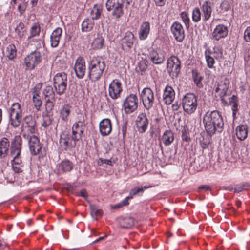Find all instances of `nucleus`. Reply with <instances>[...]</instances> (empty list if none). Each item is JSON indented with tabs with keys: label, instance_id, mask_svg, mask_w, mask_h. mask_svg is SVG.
Listing matches in <instances>:
<instances>
[{
	"label": "nucleus",
	"instance_id": "nucleus-1",
	"mask_svg": "<svg viewBox=\"0 0 250 250\" xmlns=\"http://www.w3.org/2000/svg\"><path fill=\"white\" fill-rule=\"evenodd\" d=\"M203 122L206 131L210 136L216 132L220 133L223 129V117L217 110L207 112L203 116Z\"/></svg>",
	"mask_w": 250,
	"mask_h": 250
},
{
	"label": "nucleus",
	"instance_id": "nucleus-2",
	"mask_svg": "<svg viewBox=\"0 0 250 250\" xmlns=\"http://www.w3.org/2000/svg\"><path fill=\"white\" fill-rule=\"evenodd\" d=\"M105 63L101 57H93L88 63V74L92 82L99 80L105 68Z\"/></svg>",
	"mask_w": 250,
	"mask_h": 250
},
{
	"label": "nucleus",
	"instance_id": "nucleus-3",
	"mask_svg": "<svg viewBox=\"0 0 250 250\" xmlns=\"http://www.w3.org/2000/svg\"><path fill=\"white\" fill-rule=\"evenodd\" d=\"M22 145V139L20 136L14 137L11 142L9 156L12 158L11 164L23 165L21 159V153Z\"/></svg>",
	"mask_w": 250,
	"mask_h": 250
},
{
	"label": "nucleus",
	"instance_id": "nucleus-4",
	"mask_svg": "<svg viewBox=\"0 0 250 250\" xmlns=\"http://www.w3.org/2000/svg\"><path fill=\"white\" fill-rule=\"evenodd\" d=\"M182 105L185 113L189 115L193 114L198 105L197 96L191 93L186 94L182 98Z\"/></svg>",
	"mask_w": 250,
	"mask_h": 250
},
{
	"label": "nucleus",
	"instance_id": "nucleus-5",
	"mask_svg": "<svg viewBox=\"0 0 250 250\" xmlns=\"http://www.w3.org/2000/svg\"><path fill=\"white\" fill-rule=\"evenodd\" d=\"M131 1L132 0H117L116 3L114 0H108L106 3V7L109 11L113 10V15L116 18H119L123 14V4L125 3V8H127Z\"/></svg>",
	"mask_w": 250,
	"mask_h": 250
},
{
	"label": "nucleus",
	"instance_id": "nucleus-6",
	"mask_svg": "<svg viewBox=\"0 0 250 250\" xmlns=\"http://www.w3.org/2000/svg\"><path fill=\"white\" fill-rule=\"evenodd\" d=\"M53 85L57 93L61 95L64 93L67 86V76L65 73H58L53 78Z\"/></svg>",
	"mask_w": 250,
	"mask_h": 250
},
{
	"label": "nucleus",
	"instance_id": "nucleus-7",
	"mask_svg": "<svg viewBox=\"0 0 250 250\" xmlns=\"http://www.w3.org/2000/svg\"><path fill=\"white\" fill-rule=\"evenodd\" d=\"M167 70L172 79L178 77L181 70V62L177 56L173 55L168 58Z\"/></svg>",
	"mask_w": 250,
	"mask_h": 250
},
{
	"label": "nucleus",
	"instance_id": "nucleus-8",
	"mask_svg": "<svg viewBox=\"0 0 250 250\" xmlns=\"http://www.w3.org/2000/svg\"><path fill=\"white\" fill-rule=\"evenodd\" d=\"M123 107L126 114H131L138 107V98L134 94H130L125 99Z\"/></svg>",
	"mask_w": 250,
	"mask_h": 250
},
{
	"label": "nucleus",
	"instance_id": "nucleus-9",
	"mask_svg": "<svg viewBox=\"0 0 250 250\" xmlns=\"http://www.w3.org/2000/svg\"><path fill=\"white\" fill-rule=\"evenodd\" d=\"M41 62V55L39 51L32 52L24 59L26 70H33Z\"/></svg>",
	"mask_w": 250,
	"mask_h": 250
},
{
	"label": "nucleus",
	"instance_id": "nucleus-10",
	"mask_svg": "<svg viewBox=\"0 0 250 250\" xmlns=\"http://www.w3.org/2000/svg\"><path fill=\"white\" fill-rule=\"evenodd\" d=\"M141 97L146 109L149 110L152 107L154 97L153 92L150 88H144L141 93Z\"/></svg>",
	"mask_w": 250,
	"mask_h": 250
},
{
	"label": "nucleus",
	"instance_id": "nucleus-11",
	"mask_svg": "<svg viewBox=\"0 0 250 250\" xmlns=\"http://www.w3.org/2000/svg\"><path fill=\"white\" fill-rule=\"evenodd\" d=\"M122 91V83L118 79L113 80L109 85L108 94L110 97L113 100L119 98Z\"/></svg>",
	"mask_w": 250,
	"mask_h": 250
},
{
	"label": "nucleus",
	"instance_id": "nucleus-12",
	"mask_svg": "<svg viewBox=\"0 0 250 250\" xmlns=\"http://www.w3.org/2000/svg\"><path fill=\"white\" fill-rule=\"evenodd\" d=\"M148 57L154 64H161L165 61V52L161 48H156L149 52Z\"/></svg>",
	"mask_w": 250,
	"mask_h": 250
},
{
	"label": "nucleus",
	"instance_id": "nucleus-13",
	"mask_svg": "<svg viewBox=\"0 0 250 250\" xmlns=\"http://www.w3.org/2000/svg\"><path fill=\"white\" fill-rule=\"evenodd\" d=\"M85 128L83 121H79L74 123L72 127V140L75 142L81 139Z\"/></svg>",
	"mask_w": 250,
	"mask_h": 250
},
{
	"label": "nucleus",
	"instance_id": "nucleus-14",
	"mask_svg": "<svg viewBox=\"0 0 250 250\" xmlns=\"http://www.w3.org/2000/svg\"><path fill=\"white\" fill-rule=\"evenodd\" d=\"M74 70L78 78L82 79L84 77L86 71V66L85 60L83 57L80 56L76 59Z\"/></svg>",
	"mask_w": 250,
	"mask_h": 250
},
{
	"label": "nucleus",
	"instance_id": "nucleus-15",
	"mask_svg": "<svg viewBox=\"0 0 250 250\" xmlns=\"http://www.w3.org/2000/svg\"><path fill=\"white\" fill-rule=\"evenodd\" d=\"M229 84V80L225 78L218 82L214 86V90L218 93L222 101H224V97L227 94Z\"/></svg>",
	"mask_w": 250,
	"mask_h": 250
},
{
	"label": "nucleus",
	"instance_id": "nucleus-16",
	"mask_svg": "<svg viewBox=\"0 0 250 250\" xmlns=\"http://www.w3.org/2000/svg\"><path fill=\"white\" fill-rule=\"evenodd\" d=\"M215 2V0H206L203 2L201 10L203 13V20L204 21H208L211 17L212 6Z\"/></svg>",
	"mask_w": 250,
	"mask_h": 250
},
{
	"label": "nucleus",
	"instance_id": "nucleus-17",
	"mask_svg": "<svg viewBox=\"0 0 250 250\" xmlns=\"http://www.w3.org/2000/svg\"><path fill=\"white\" fill-rule=\"evenodd\" d=\"M171 32L175 39V40L181 42L185 38V32L182 24L177 22H174L171 27Z\"/></svg>",
	"mask_w": 250,
	"mask_h": 250
},
{
	"label": "nucleus",
	"instance_id": "nucleus-18",
	"mask_svg": "<svg viewBox=\"0 0 250 250\" xmlns=\"http://www.w3.org/2000/svg\"><path fill=\"white\" fill-rule=\"evenodd\" d=\"M27 139L31 153L34 155L38 154L42 148L39 139L37 136L33 135L29 136Z\"/></svg>",
	"mask_w": 250,
	"mask_h": 250
},
{
	"label": "nucleus",
	"instance_id": "nucleus-19",
	"mask_svg": "<svg viewBox=\"0 0 250 250\" xmlns=\"http://www.w3.org/2000/svg\"><path fill=\"white\" fill-rule=\"evenodd\" d=\"M175 93L173 88L167 85L163 91V100L167 105L170 104L175 99Z\"/></svg>",
	"mask_w": 250,
	"mask_h": 250
},
{
	"label": "nucleus",
	"instance_id": "nucleus-20",
	"mask_svg": "<svg viewBox=\"0 0 250 250\" xmlns=\"http://www.w3.org/2000/svg\"><path fill=\"white\" fill-rule=\"evenodd\" d=\"M148 125V119L144 113H140L136 120V125L138 130L140 133H144L147 128Z\"/></svg>",
	"mask_w": 250,
	"mask_h": 250
},
{
	"label": "nucleus",
	"instance_id": "nucleus-21",
	"mask_svg": "<svg viewBox=\"0 0 250 250\" xmlns=\"http://www.w3.org/2000/svg\"><path fill=\"white\" fill-rule=\"evenodd\" d=\"M100 132L102 136L109 135L112 130V125L110 120L104 119L99 123Z\"/></svg>",
	"mask_w": 250,
	"mask_h": 250
},
{
	"label": "nucleus",
	"instance_id": "nucleus-22",
	"mask_svg": "<svg viewBox=\"0 0 250 250\" xmlns=\"http://www.w3.org/2000/svg\"><path fill=\"white\" fill-rule=\"evenodd\" d=\"M228 30L227 26L223 24H219L216 26L213 30V37L216 40L225 38L228 35Z\"/></svg>",
	"mask_w": 250,
	"mask_h": 250
},
{
	"label": "nucleus",
	"instance_id": "nucleus-23",
	"mask_svg": "<svg viewBox=\"0 0 250 250\" xmlns=\"http://www.w3.org/2000/svg\"><path fill=\"white\" fill-rule=\"evenodd\" d=\"M41 88V84H38L36 85L34 90L32 91V99L34 105L37 111L40 110L41 105H42V101L41 100L39 95V89Z\"/></svg>",
	"mask_w": 250,
	"mask_h": 250
},
{
	"label": "nucleus",
	"instance_id": "nucleus-24",
	"mask_svg": "<svg viewBox=\"0 0 250 250\" xmlns=\"http://www.w3.org/2000/svg\"><path fill=\"white\" fill-rule=\"evenodd\" d=\"M150 23L148 21L142 22L139 30L138 35L139 39L140 40H146L150 33Z\"/></svg>",
	"mask_w": 250,
	"mask_h": 250
},
{
	"label": "nucleus",
	"instance_id": "nucleus-25",
	"mask_svg": "<svg viewBox=\"0 0 250 250\" xmlns=\"http://www.w3.org/2000/svg\"><path fill=\"white\" fill-rule=\"evenodd\" d=\"M62 29L61 28L58 27L55 29L50 36V44L52 47L58 46L61 37L62 36Z\"/></svg>",
	"mask_w": 250,
	"mask_h": 250
},
{
	"label": "nucleus",
	"instance_id": "nucleus-26",
	"mask_svg": "<svg viewBox=\"0 0 250 250\" xmlns=\"http://www.w3.org/2000/svg\"><path fill=\"white\" fill-rule=\"evenodd\" d=\"M73 168V164L69 160H66L62 161L57 166V170L58 173L70 171Z\"/></svg>",
	"mask_w": 250,
	"mask_h": 250
},
{
	"label": "nucleus",
	"instance_id": "nucleus-27",
	"mask_svg": "<svg viewBox=\"0 0 250 250\" xmlns=\"http://www.w3.org/2000/svg\"><path fill=\"white\" fill-rule=\"evenodd\" d=\"M23 124L25 128H28L30 132L33 133L34 132L36 123L33 116L28 115L25 117L23 120Z\"/></svg>",
	"mask_w": 250,
	"mask_h": 250
},
{
	"label": "nucleus",
	"instance_id": "nucleus-28",
	"mask_svg": "<svg viewBox=\"0 0 250 250\" xmlns=\"http://www.w3.org/2000/svg\"><path fill=\"white\" fill-rule=\"evenodd\" d=\"M134 40V34L130 31H127L125 33L122 40L123 47L131 48Z\"/></svg>",
	"mask_w": 250,
	"mask_h": 250
},
{
	"label": "nucleus",
	"instance_id": "nucleus-29",
	"mask_svg": "<svg viewBox=\"0 0 250 250\" xmlns=\"http://www.w3.org/2000/svg\"><path fill=\"white\" fill-rule=\"evenodd\" d=\"M70 137L69 135L63 133L61 135L60 139V144L62 149L66 150L69 147L74 146L76 145V142L74 143L69 142Z\"/></svg>",
	"mask_w": 250,
	"mask_h": 250
},
{
	"label": "nucleus",
	"instance_id": "nucleus-30",
	"mask_svg": "<svg viewBox=\"0 0 250 250\" xmlns=\"http://www.w3.org/2000/svg\"><path fill=\"white\" fill-rule=\"evenodd\" d=\"M236 135L240 141L244 140L248 136V126L246 125H238L235 129Z\"/></svg>",
	"mask_w": 250,
	"mask_h": 250
},
{
	"label": "nucleus",
	"instance_id": "nucleus-31",
	"mask_svg": "<svg viewBox=\"0 0 250 250\" xmlns=\"http://www.w3.org/2000/svg\"><path fill=\"white\" fill-rule=\"evenodd\" d=\"M10 142L6 138H3L0 141V156L1 158L5 157L9 149Z\"/></svg>",
	"mask_w": 250,
	"mask_h": 250
},
{
	"label": "nucleus",
	"instance_id": "nucleus-32",
	"mask_svg": "<svg viewBox=\"0 0 250 250\" xmlns=\"http://www.w3.org/2000/svg\"><path fill=\"white\" fill-rule=\"evenodd\" d=\"M71 112V106L69 104L64 105L60 109V118L64 121L67 122L68 120V117Z\"/></svg>",
	"mask_w": 250,
	"mask_h": 250
},
{
	"label": "nucleus",
	"instance_id": "nucleus-33",
	"mask_svg": "<svg viewBox=\"0 0 250 250\" xmlns=\"http://www.w3.org/2000/svg\"><path fill=\"white\" fill-rule=\"evenodd\" d=\"M9 124L14 128L20 125L22 119V115L9 114Z\"/></svg>",
	"mask_w": 250,
	"mask_h": 250
},
{
	"label": "nucleus",
	"instance_id": "nucleus-34",
	"mask_svg": "<svg viewBox=\"0 0 250 250\" xmlns=\"http://www.w3.org/2000/svg\"><path fill=\"white\" fill-rule=\"evenodd\" d=\"M94 25V21L88 18L84 19L82 23V31L83 32L90 31Z\"/></svg>",
	"mask_w": 250,
	"mask_h": 250
},
{
	"label": "nucleus",
	"instance_id": "nucleus-35",
	"mask_svg": "<svg viewBox=\"0 0 250 250\" xmlns=\"http://www.w3.org/2000/svg\"><path fill=\"white\" fill-rule=\"evenodd\" d=\"M162 140L166 146L170 145L174 140L173 133L170 130L166 131L162 136Z\"/></svg>",
	"mask_w": 250,
	"mask_h": 250
},
{
	"label": "nucleus",
	"instance_id": "nucleus-36",
	"mask_svg": "<svg viewBox=\"0 0 250 250\" xmlns=\"http://www.w3.org/2000/svg\"><path fill=\"white\" fill-rule=\"evenodd\" d=\"M9 114L22 115L21 105L19 103H13L9 109Z\"/></svg>",
	"mask_w": 250,
	"mask_h": 250
},
{
	"label": "nucleus",
	"instance_id": "nucleus-37",
	"mask_svg": "<svg viewBox=\"0 0 250 250\" xmlns=\"http://www.w3.org/2000/svg\"><path fill=\"white\" fill-rule=\"evenodd\" d=\"M6 56L10 60H13L17 56V49L13 44H9L6 50Z\"/></svg>",
	"mask_w": 250,
	"mask_h": 250
},
{
	"label": "nucleus",
	"instance_id": "nucleus-38",
	"mask_svg": "<svg viewBox=\"0 0 250 250\" xmlns=\"http://www.w3.org/2000/svg\"><path fill=\"white\" fill-rule=\"evenodd\" d=\"M43 95L46 100H55V94L51 86H47L43 90Z\"/></svg>",
	"mask_w": 250,
	"mask_h": 250
},
{
	"label": "nucleus",
	"instance_id": "nucleus-39",
	"mask_svg": "<svg viewBox=\"0 0 250 250\" xmlns=\"http://www.w3.org/2000/svg\"><path fill=\"white\" fill-rule=\"evenodd\" d=\"M192 77L194 83L196 84L197 86L199 88H202L203 86V84L202 83L204 77L199 73L196 70L192 71Z\"/></svg>",
	"mask_w": 250,
	"mask_h": 250
},
{
	"label": "nucleus",
	"instance_id": "nucleus-40",
	"mask_svg": "<svg viewBox=\"0 0 250 250\" xmlns=\"http://www.w3.org/2000/svg\"><path fill=\"white\" fill-rule=\"evenodd\" d=\"M104 39L100 36H98L91 43V46L94 49H101L104 43Z\"/></svg>",
	"mask_w": 250,
	"mask_h": 250
},
{
	"label": "nucleus",
	"instance_id": "nucleus-41",
	"mask_svg": "<svg viewBox=\"0 0 250 250\" xmlns=\"http://www.w3.org/2000/svg\"><path fill=\"white\" fill-rule=\"evenodd\" d=\"M40 33V27L36 23H34L30 29V36L28 37V41L29 42H31V40L34 37H36L39 35Z\"/></svg>",
	"mask_w": 250,
	"mask_h": 250
},
{
	"label": "nucleus",
	"instance_id": "nucleus-42",
	"mask_svg": "<svg viewBox=\"0 0 250 250\" xmlns=\"http://www.w3.org/2000/svg\"><path fill=\"white\" fill-rule=\"evenodd\" d=\"M208 52L217 60H221L223 58L222 49L219 46L214 47L212 51Z\"/></svg>",
	"mask_w": 250,
	"mask_h": 250
},
{
	"label": "nucleus",
	"instance_id": "nucleus-43",
	"mask_svg": "<svg viewBox=\"0 0 250 250\" xmlns=\"http://www.w3.org/2000/svg\"><path fill=\"white\" fill-rule=\"evenodd\" d=\"M134 225V220L132 217H125L123 219L121 227L123 228L128 229Z\"/></svg>",
	"mask_w": 250,
	"mask_h": 250
},
{
	"label": "nucleus",
	"instance_id": "nucleus-44",
	"mask_svg": "<svg viewBox=\"0 0 250 250\" xmlns=\"http://www.w3.org/2000/svg\"><path fill=\"white\" fill-rule=\"evenodd\" d=\"M102 12V8L100 6L95 5L91 11V15L93 20L99 19Z\"/></svg>",
	"mask_w": 250,
	"mask_h": 250
},
{
	"label": "nucleus",
	"instance_id": "nucleus-45",
	"mask_svg": "<svg viewBox=\"0 0 250 250\" xmlns=\"http://www.w3.org/2000/svg\"><path fill=\"white\" fill-rule=\"evenodd\" d=\"M147 68V62L146 60L140 61L136 67V71L138 73L142 74Z\"/></svg>",
	"mask_w": 250,
	"mask_h": 250
},
{
	"label": "nucleus",
	"instance_id": "nucleus-46",
	"mask_svg": "<svg viewBox=\"0 0 250 250\" xmlns=\"http://www.w3.org/2000/svg\"><path fill=\"white\" fill-rule=\"evenodd\" d=\"M25 31V25L21 22L19 23L15 28V32L20 38H22L24 36Z\"/></svg>",
	"mask_w": 250,
	"mask_h": 250
},
{
	"label": "nucleus",
	"instance_id": "nucleus-47",
	"mask_svg": "<svg viewBox=\"0 0 250 250\" xmlns=\"http://www.w3.org/2000/svg\"><path fill=\"white\" fill-rule=\"evenodd\" d=\"M229 104L232 105V110L233 111V115L234 116L238 110V104L237 103V97L235 95L229 99Z\"/></svg>",
	"mask_w": 250,
	"mask_h": 250
},
{
	"label": "nucleus",
	"instance_id": "nucleus-48",
	"mask_svg": "<svg viewBox=\"0 0 250 250\" xmlns=\"http://www.w3.org/2000/svg\"><path fill=\"white\" fill-rule=\"evenodd\" d=\"M201 13L198 7H195L192 11V19L195 22H198L201 20Z\"/></svg>",
	"mask_w": 250,
	"mask_h": 250
},
{
	"label": "nucleus",
	"instance_id": "nucleus-49",
	"mask_svg": "<svg viewBox=\"0 0 250 250\" xmlns=\"http://www.w3.org/2000/svg\"><path fill=\"white\" fill-rule=\"evenodd\" d=\"M205 59L207 63V66L209 68L213 67L215 63L214 57L208 52H205Z\"/></svg>",
	"mask_w": 250,
	"mask_h": 250
},
{
	"label": "nucleus",
	"instance_id": "nucleus-50",
	"mask_svg": "<svg viewBox=\"0 0 250 250\" xmlns=\"http://www.w3.org/2000/svg\"><path fill=\"white\" fill-rule=\"evenodd\" d=\"M180 17L184 23L186 28L188 29L190 26V19L188 13L186 12H182L180 14Z\"/></svg>",
	"mask_w": 250,
	"mask_h": 250
},
{
	"label": "nucleus",
	"instance_id": "nucleus-51",
	"mask_svg": "<svg viewBox=\"0 0 250 250\" xmlns=\"http://www.w3.org/2000/svg\"><path fill=\"white\" fill-rule=\"evenodd\" d=\"M148 188V187L146 186H144L143 187L141 188H133L130 190L129 195L128 196H131L132 199L134 196H135L140 193H143L144 192V189H146Z\"/></svg>",
	"mask_w": 250,
	"mask_h": 250
},
{
	"label": "nucleus",
	"instance_id": "nucleus-52",
	"mask_svg": "<svg viewBox=\"0 0 250 250\" xmlns=\"http://www.w3.org/2000/svg\"><path fill=\"white\" fill-rule=\"evenodd\" d=\"M131 199V196H127L125 199L122 200L120 203L117 204L113 207L114 208H118L126 206L129 204L128 200Z\"/></svg>",
	"mask_w": 250,
	"mask_h": 250
},
{
	"label": "nucleus",
	"instance_id": "nucleus-53",
	"mask_svg": "<svg viewBox=\"0 0 250 250\" xmlns=\"http://www.w3.org/2000/svg\"><path fill=\"white\" fill-rule=\"evenodd\" d=\"M91 215L93 218L96 219V216L101 215V211L95 206H90Z\"/></svg>",
	"mask_w": 250,
	"mask_h": 250
},
{
	"label": "nucleus",
	"instance_id": "nucleus-54",
	"mask_svg": "<svg viewBox=\"0 0 250 250\" xmlns=\"http://www.w3.org/2000/svg\"><path fill=\"white\" fill-rule=\"evenodd\" d=\"M55 100H46V109L47 112L51 111L54 108Z\"/></svg>",
	"mask_w": 250,
	"mask_h": 250
},
{
	"label": "nucleus",
	"instance_id": "nucleus-55",
	"mask_svg": "<svg viewBox=\"0 0 250 250\" xmlns=\"http://www.w3.org/2000/svg\"><path fill=\"white\" fill-rule=\"evenodd\" d=\"M244 39L247 42H250V26L248 27L245 30Z\"/></svg>",
	"mask_w": 250,
	"mask_h": 250
},
{
	"label": "nucleus",
	"instance_id": "nucleus-56",
	"mask_svg": "<svg viewBox=\"0 0 250 250\" xmlns=\"http://www.w3.org/2000/svg\"><path fill=\"white\" fill-rule=\"evenodd\" d=\"M34 45L35 46L37 49H39L44 47V42L43 40L39 39L34 42Z\"/></svg>",
	"mask_w": 250,
	"mask_h": 250
},
{
	"label": "nucleus",
	"instance_id": "nucleus-57",
	"mask_svg": "<svg viewBox=\"0 0 250 250\" xmlns=\"http://www.w3.org/2000/svg\"><path fill=\"white\" fill-rule=\"evenodd\" d=\"M23 165H14L12 164V167L13 170L15 173H21L22 171V167Z\"/></svg>",
	"mask_w": 250,
	"mask_h": 250
},
{
	"label": "nucleus",
	"instance_id": "nucleus-58",
	"mask_svg": "<svg viewBox=\"0 0 250 250\" xmlns=\"http://www.w3.org/2000/svg\"><path fill=\"white\" fill-rule=\"evenodd\" d=\"M246 189V186L244 184H241L237 186L234 188V191L236 193L240 192Z\"/></svg>",
	"mask_w": 250,
	"mask_h": 250
},
{
	"label": "nucleus",
	"instance_id": "nucleus-59",
	"mask_svg": "<svg viewBox=\"0 0 250 250\" xmlns=\"http://www.w3.org/2000/svg\"><path fill=\"white\" fill-rule=\"evenodd\" d=\"M76 194L77 196L82 197L85 200H87V193L85 189H82L80 191L77 192Z\"/></svg>",
	"mask_w": 250,
	"mask_h": 250
},
{
	"label": "nucleus",
	"instance_id": "nucleus-60",
	"mask_svg": "<svg viewBox=\"0 0 250 250\" xmlns=\"http://www.w3.org/2000/svg\"><path fill=\"white\" fill-rule=\"evenodd\" d=\"M51 120L50 118L47 117V118L46 119H44L42 123V126L44 127H47L51 125Z\"/></svg>",
	"mask_w": 250,
	"mask_h": 250
},
{
	"label": "nucleus",
	"instance_id": "nucleus-61",
	"mask_svg": "<svg viewBox=\"0 0 250 250\" xmlns=\"http://www.w3.org/2000/svg\"><path fill=\"white\" fill-rule=\"evenodd\" d=\"M26 9V5L25 4H20L19 5L18 7V9L21 15L23 13L25 10Z\"/></svg>",
	"mask_w": 250,
	"mask_h": 250
},
{
	"label": "nucleus",
	"instance_id": "nucleus-62",
	"mask_svg": "<svg viewBox=\"0 0 250 250\" xmlns=\"http://www.w3.org/2000/svg\"><path fill=\"white\" fill-rule=\"evenodd\" d=\"M127 130V123L124 122L122 125L121 131L123 134V136L124 138L125 136L126 132Z\"/></svg>",
	"mask_w": 250,
	"mask_h": 250
},
{
	"label": "nucleus",
	"instance_id": "nucleus-63",
	"mask_svg": "<svg viewBox=\"0 0 250 250\" xmlns=\"http://www.w3.org/2000/svg\"><path fill=\"white\" fill-rule=\"evenodd\" d=\"M180 104L178 102H175L172 105V109L173 111H177L180 107Z\"/></svg>",
	"mask_w": 250,
	"mask_h": 250
},
{
	"label": "nucleus",
	"instance_id": "nucleus-64",
	"mask_svg": "<svg viewBox=\"0 0 250 250\" xmlns=\"http://www.w3.org/2000/svg\"><path fill=\"white\" fill-rule=\"evenodd\" d=\"M156 5L158 6H163L164 5L166 0H154Z\"/></svg>",
	"mask_w": 250,
	"mask_h": 250
}]
</instances>
